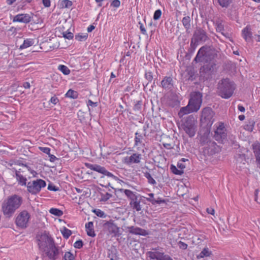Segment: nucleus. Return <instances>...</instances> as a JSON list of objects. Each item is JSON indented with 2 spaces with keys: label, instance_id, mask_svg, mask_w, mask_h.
I'll return each instance as SVG.
<instances>
[{
  "label": "nucleus",
  "instance_id": "nucleus-1",
  "mask_svg": "<svg viewBox=\"0 0 260 260\" xmlns=\"http://www.w3.org/2000/svg\"><path fill=\"white\" fill-rule=\"evenodd\" d=\"M37 243L43 258L56 260L63 252L56 246L49 233L45 231L36 236Z\"/></svg>",
  "mask_w": 260,
  "mask_h": 260
},
{
  "label": "nucleus",
  "instance_id": "nucleus-2",
  "mask_svg": "<svg viewBox=\"0 0 260 260\" xmlns=\"http://www.w3.org/2000/svg\"><path fill=\"white\" fill-rule=\"evenodd\" d=\"M22 198L18 195L14 194L5 200L2 204V211L5 216L10 218L22 204Z\"/></svg>",
  "mask_w": 260,
  "mask_h": 260
},
{
  "label": "nucleus",
  "instance_id": "nucleus-3",
  "mask_svg": "<svg viewBox=\"0 0 260 260\" xmlns=\"http://www.w3.org/2000/svg\"><path fill=\"white\" fill-rule=\"evenodd\" d=\"M217 57V51L213 47L205 45L200 48L193 61L203 63L216 61Z\"/></svg>",
  "mask_w": 260,
  "mask_h": 260
},
{
  "label": "nucleus",
  "instance_id": "nucleus-4",
  "mask_svg": "<svg viewBox=\"0 0 260 260\" xmlns=\"http://www.w3.org/2000/svg\"><path fill=\"white\" fill-rule=\"evenodd\" d=\"M234 83L228 78L220 80L217 87V93L221 98L229 99L232 96L235 89Z\"/></svg>",
  "mask_w": 260,
  "mask_h": 260
},
{
  "label": "nucleus",
  "instance_id": "nucleus-5",
  "mask_svg": "<svg viewBox=\"0 0 260 260\" xmlns=\"http://www.w3.org/2000/svg\"><path fill=\"white\" fill-rule=\"evenodd\" d=\"M209 39L207 32L201 28L194 31L190 41V52H193L199 43L205 42Z\"/></svg>",
  "mask_w": 260,
  "mask_h": 260
},
{
  "label": "nucleus",
  "instance_id": "nucleus-6",
  "mask_svg": "<svg viewBox=\"0 0 260 260\" xmlns=\"http://www.w3.org/2000/svg\"><path fill=\"white\" fill-rule=\"evenodd\" d=\"M196 121L193 117L188 116L182 124V127L186 134L189 137H192L194 136L196 132L197 126Z\"/></svg>",
  "mask_w": 260,
  "mask_h": 260
},
{
  "label": "nucleus",
  "instance_id": "nucleus-7",
  "mask_svg": "<svg viewBox=\"0 0 260 260\" xmlns=\"http://www.w3.org/2000/svg\"><path fill=\"white\" fill-rule=\"evenodd\" d=\"M46 182L38 179L32 182H28L26 185L27 191L32 194H36L40 192L41 189L46 186Z\"/></svg>",
  "mask_w": 260,
  "mask_h": 260
},
{
  "label": "nucleus",
  "instance_id": "nucleus-8",
  "mask_svg": "<svg viewBox=\"0 0 260 260\" xmlns=\"http://www.w3.org/2000/svg\"><path fill=\"white\" fill-rule=\"evenodd\" d=\"M30 214L25 210L20 212L16 218V224L19 228L25 229L28 225Z\"/></svg>",
  "mask_w": 260,
  "mask_h": 260
},
{
  "label": "nucleus",
  "instance_id": "nucleus-9",
  "mask_svg": "<svg viewBox=\"0 0 260 260\" xmlns=\"http://www.w3.org/2000/svg\"><path fill=\"white\" fill-rule=\"evenodd\" d=\"M202 93L199 91H194L190 93V98L188 104L193 108V110L198 111L202 103Z\"/></svg>",
  "mask_w": 260,
  "mask_h": 260
},
{
  "label": "nucleus",
  "instance_id": "nucleus-10",
  "mask_svg": "<svg viewBox=\"0 0 260 260\" xmlns=\"http://www.w3.org/2000/svg\"><path fill=\"white\" fill-rule=\"evenodd\" d=\"M214 113L211 108L209 107L205 108L202 111L201 120H205L207 125L211 126L214 122Z\"/></svg>",
  "mask_w": 260,
  "mask_h": 260
},
{
  "label": "nucleus",
  "instance_id": "nucleus-11",
  "mask_svg": "<svg viewBox=\"0 0 260 260\" xmlns=\"http://www.w3.org/2000/svg\"><path fill=\"white\" fill-rule=\"evenodd\" d=\"M226 129L223 123H220L214 132V137L218 142H222L226 137Z\"/></svg>",
  "mask_w": 260,
  "mask_h": 260
},
{
  "label": "nucleus",
  "instance_id": "nucleus-12",
  "mask_svg": "<svg viewBox=\"0 0 260 260\" xmlns=\"http://www.w3.org/2000/svg\"><path fill=\"white\" fill-rule=\"evenodd\" d=\"M147 255L151 260H173L169 255L159 251H148Z\"/></svg>",
  "mask_w": 260,
  "mask_h": 260
},
{
  "label": "nucleus",
  "instance_id": "nucleus-13",
  "mask_svg": "<svg viewBox=\"0 0 260 260\" xmlns=\"http://www.w3.org/2000/svg\"><path fill=\"white\" fill-rule=\"evenodd\" d=\"M216 61L206 63V64L200 69V72L205 75H211L214 72L216 65Z\"/></svg>",
  "mask_w": 260,
  "mask_h": 260
},
{
  "label": "nucleus",
  "instance_id": "nucleus-14",
  "mask_svg": "<svg viewBox=\"0 0 260 260\" xmlns=\"http://www.w3.org/2000/svg\"><path fill=\"white\" fill-rule=\"evenodd\" d=\"M104 227L110 234L113 236H118L119 235V228L116 224L110 221H107L104 223Z\"/></svg>",
  "mask_w": 260,
  "mask_h": 260
},
{
  "label": "nucleus",
  "instance_id": "nucleus-15",
  "mask_svg": "<svg viewBox=\"0 0 260 260\" xmlns=\"http://www.w3.org/2000/svg\"><path fill=\"white\" fill-rule=\"evenodd\" d=\"M142 158L141 154L138 153H133L130 156H126L124 158V162L127 165L132 164H139Z\"/></svg>",
  "mask_w": 260,
  "mask_h": 260
},
{
  "label": "nucleus",
  "instance_id": "nucleus-16",
  "mask_svg": "<svg viewBox=\"0 0 260 260\" xmlns=\"http://www.w3.org/2000/svg\"><path fill=\"white\" fill-rule=\"evenodd\" d=\"M31 17L28 14H19L13 18V22H19L27 23L31 21Z\"/></svg>",
  "mask_w": 260,
  "mask_h": 260
},
{
  "label": "nucleus",
  "instance_id": "nucleus-17",
  "mask_svg": "<svg viewBox=\"0 0 260 260\" xmlns=\"http://www.w3.org/2000/svg\"><path fill=\"white\" fill-rule=\"evenodd\" d=\"M10 167H12L13 165H18L21 166V168L17 169L16 168H13V171L15 172L16 173V171H20V174H25V173L27 171H30V168L26 165H24L23 164H20L18 162L13 161V162H9L8 164Z\"/></svg>",
  "mask_w": 260,
  "mask_h": 260
},
{
  "label": "nucleus",
  "instance_id": "nucleus-18",
  "mask_svg": "<svg viewBox=\"0 0 260 260\" xmlns=\"http://www.w3.org/2000/svg\"><path fill=\"white\" fill-rule=\"evenodd\" d=\"M127 229L128 230L129 233L134 235H139L142 236H146L148 234V232L144 229H141L139 227H135L134 226H127Z\"/></svg>",
  "mask_w": 260,
  "mask_h": 260
},
{
  "label": "nucleus",
  "instance_id": "nucleus-19",
  "mask_svg": "<svg viewBox=\"0 0 260 260\" xmlns=\"http://www.w3.org/2000/svg\"><path fill=\"white\" fill-rule=\"evenodd\" d=\"M162 87L166 90L171 89L173 87V81L171 77H165L161 82Z\"/></svg>",
  "mask_w": 260,
  "mask_h": 260
},
{
  "label": "nucleus",
  "instance_id": "nucleus-20",
  "mask_svg": "<svg viewBox=\"0 0 260 260\" xmlns=\"http://www.w3.org/2000/svg\"><path fill=\"white\" fill-rule=\"evenodd\" d=\"M121 192H124L127 198L130 200V202L134 201L138 198L136 192H134L129 189H124L123 188L118 190Z\"/></svg>",
  "mask_w": 260,
  "mask_h": 260
},
{
  "label": "nucleus",
  "instance_id": "nucleus-21",
  "mask_svg": "<svg viewBox=\"0 0 260 260\" xmlns=\"http://www.w3.org/2000/svg\"><path fill=\"white\" fill-rule=\"evenodd\" d=\"M26 174H20V171H16L15 177L18 183L21 186H26L27 179L25 177Z\"/></svg>",
  "mask_w": 260,
  "mask_h": 260
},
{
  "label": "nucleus",
  "instance_id": "nucleus-22",
  "mask_svg": "<svg viewBox=\"0 0 260 260\" xmlns=\"http://www.w3.org/2000/svg\"><path fill=\"white\" fill-rule=\"evenodd\" d=\"M197 112L196 110H193V108L188 104L187 106L182 107L178 112L179 117H183L184 115L189 114L191 112Z\"/></svg>",
  "mask_w": 260,
  "mask_h": 260
},
{
  "label": "nucleus",
  "instance_id": "nucleus-23",
  "mask_svg": "<svg viewBox=\"0 0 260 260\" xmlns=\"http://www.w3.org/2000/svg\"><path fill=\"white\" fill-rule=\"evenodd\" d=\"M215 24L216 26V30L217 31L220 32L222 35L225 37H229L228 33H224V25L223 22L221 20H217L215 21Z\"/></svg>",
  "mask_w": 260,
  "mask_h": 260
},
{
  "label": "nucleus",
  "instance_id": "nucleus-24",
  "mask_svg": "<svg viewBox=\"0 0 260 260\" xmlns=\"http://www.w3.org/2000/svg\"><path fill=\"white\" fill-rule=\"evenodd\" d=\"M183 26L184 27L186 31L189 32V29L191 28V18L189 16H184L182 20Z\"/></svg>",
  "mask_w": 260,
  "mask_h": 260
},
{
  "label": "nucleus",
  "instance_id": "nucleus-25",
  "mask_svg": "<svg viewBox=\"0 0 260 260\" xmlns=\"http://www.w3.org/2000/svg\"><path fill=\"white\" fill-rule=\"evenodd\" d=\"M213 255L212 251L207 247H205L201 251L199 255H197L198 259L204 258L205 257H210Z\"/></svg>",
  "mask_w": 260,
  "mask_h": 260
},
{
  "label": "nucleus",
  "instance_id": "nucleus-26",
  "mask_svg": "<svg viewBox=\"0 0 260 260\" xmlns=\"http://www.w3.org/2000/svg\"><path fill=\"white\" fill-rule=\"evenodd\" d=\"M86 231L88 236L94 237L95 236L93 230V223L92 221H89L85 224Z\"/></svg>",
  "mask_w": 260,
  "mask_h": 260
},
{
  "label": "nucleus",
  "instance_id": "nucleus-27",
  "mask_svg": "<svg viewBox=\"0 0 260 260\" xmlns=\"http://www.w3.org/2000/svg\"><path fill=\"white\" fill-rule=\"evenodd\" d=\"M242 35L245 39V40L247 42L250 41L252 37V32L250 30V29L248 26H247L245 27L242 30Z\"/></svg>",
  "mask_w": 260,
  "mask_h": 260
},
{
  "label": "nucleus",
  "instance_id": "nucleus-28",
  "mask_svg": "<svg viewBox=\"0 0 260 260\" xmlns=\"http://www.w3.org/2000/svg\"><path fill=\"white\" fill-rule=\"evenodd\" d=\"M251 147L255 158L260 156V143L257 141L254 142L252 144Z\"/></svg>",
  "mask_w": 260,
  "mask_h": 260
},
{
  "label": "nucleus",
  "instance_id": "nucleus-29",
  "mask_svg": "<svg viewBox=\"0 0 260 260\" xmlns=\"http://www.w3.org/2000/svg\"><path fill=\"white\" fill-rule=\"evenodd\" d=\"M129 205L133 210H135L137 211H140L141 210L142 207L140 205V200L139 198L134 201L129 202Z\"/></svg>",
  "mask_w": 260,
  "mask_h": 260
},
{
  "label": "nucleus",
  "instance_id": "nucleus-30",
  "mask_svg": "<svg viewBox=\"0 0 260 260\" xmlns=\"http://www.w3.org/2000/svg\"><path fill=\"white\" fill-rule=\"evenodd\" d=\"M154 70H149L146 71L145 74V77L146 79L148 81V82L146 84V86L148 84L149 82H151L154 77Z\"/></svg>",
  "mask_w": 260,
  "mask_h": 260
},
{
  "label": "nucleus",
  "instance_id": "nucleus-31",
  "mask_svg": "<svg viewBox=\"0 0 260 260\" xmlns=\"http://www.w3.org/2000/svg\"><path fill=\"white\" fill-rule=\"evenodd\" d=\"M144 139V137L143 135L138 132L135 134V145L138 146L140 145L143 142V140Z\"/></svg>",
  "mask_w": 260,
  "mask_h": 260
},
{
  "label": "nucleus",
  "instance_id": "nucleus-32",
  "mask_svg": "<svg viewBox=\"0 0 260 260\" xmlns=\"http://www.w3.org/2000/svg\"><path fill=\"white\" fill-rule=\"evenodd\" d=\"M234 0H217L219 5L222 8H228Z\"/></svg>",
  "mask_w": 260,
  "mask_h": 260
},
{
  "label": "nucleus",
  "instance_id": "nucleus-33",
  "mask_svg": "<svg viewBox=\"0 0 260 260\" xmlns=\"http://www.w3.org/2000/svg\"><path fill=\"white\" fill-rule=\"evenodd\" d=\"M34 44V40L33 39H26L24 41V42L22 45L20 46L21 49L26 48L28 47L32 46Z\"/></svg>",
  "mask_w": 260,
  "mask_h": 260
},
{
  "label": "nucleus",
  "instance_id": "nucleus-34",
  "mask_svg": "<svg viewBox=\"0 0 260 260\" xmlns=\"http://www.w3.org/2000/svg\"><path fill=\"white\" fill-rule=\"evenodd\" d=\"M58 69L66 75H69L71 72L70 69L64 65H59Z\"/></svg>",
  "mask_w": 260,
  "mask_h": 260
},
{
  "label": "nucleus",
  "instance_id": "nucleus-35",
  "mask_svg": "<svg viewBox=\"0 0 260 260\" xmlns=\"http://www.w3.org/2000/svg\"><path fill=\"white\" fill-rule=\"evenodd\" d=\"M49 212L51 214L58 217L62 216L63 214V212L61 210L57 208H51L49 210Z\"/></svg>",
  "mask_w": 260,
  "mask_h": 260
},
{
  "label": "nucleus",
  "instance_id": "nucleus-36",
  "mask_svg": "<svg viewBox=\"0 0 260 260\" xmlns=\"http://www.w3.org/2000/svg\"><path fill=\"white\" fill-rule=\"evenodd\" d=\"M144 176L148 179V182L149 183L155 185L156 184L155 180L152 177L151 174L149 172H145L144 173Z\"/></svg>",
  "mask_w": 260,
  "mask_h": 260
},
{
  "label": "nucleus",
  "instance_id": "nucleus-37",
  "mask_svg": "<svg viewBox=\"0 0 260 260\" xmlns=\"http://www.w3.org/2000/svg\"><path fill=\"white\" fill-rule=\"evenodd\" d=\"M147 200L151 202L153 205L156 204H160L161 203H165V200L161 199V198H158L157 200L155 199L146 198Z\"/></svg>",
  "mask_w": 260,
  "mask_h": 260
},
{
  "label": "nucleus",
  "instance_id": "nucleus-38",
  "mask_svg": "<svg viewBox=\"0 0 260 260\" xmlns=\"http://www.w3.org/2000/svg\"><path fill=\"white\" fill-rule=\"evenodd\" d=\"M66 96L68 98H72V99H76L78 96L77 92L72 90L69 89L68 91L66 94Z\"/></svg>",
  "mask_w": 260,
  "mask_h": 260
},
{
  "label": "nucleus",
  "instance_id": "nucleus-39",
  "mask_svg": "<svg viewBox=\"0 0 260 260\" xmlns=\"http://www.w3.org/2000/svg\"><path fill=\"white\" fill-rule=\"evenodd\" d=\"M61 232L63 237L66 239H68L72 234L71 231L66 228V227H64Z\"/></svg>",
  "mask_w": 260,
  "mask_h": 260
},
{
  "label": "nucleus",
  "instance_id": "nucleus-40",
  "mask_svg": "<svg viewBox=\"0 0 260 260\" xmlns=\"http://www.w3.org/2000/svg\"><path fill=\"white\" fill-rule=\"evenodd\" d=\"M87 34H79L75 36V39L78 41H84L87 39Z\"/></svg>",
  "mask_w": 260,
  "mask_h": 260
},
{
  "label": "nucleus",
  "instance_id": "nucleus-41",
  "mask_svg": "<svg viewBox=\"0 0 260 260\" xmlns=\"http://www.w3.org/2000/svg\"><path fill=\"white\" fill-rule=\"evenodd\" d=\"M106 169L105 167H102L100 165L95 164V167L93 168V171H95L96 172H98L101 174H102L104 175V173L105 172V170Z\"/></svg>",
  "mask_w": 260,
  "mask_h": 260
},
{
  "label": "nucleus",
  "instance_id": "nucleus-42",
  "mask_svg": "<svg viewBox=\"0 0 260 260\" xmlns=\"http://www.w3.org/2000/svg\"><path fill=\"white\" fill-rule=\"evenodd\" d=\"M75 256L73 253L71 252H66L63 256V259L64 260H74Z\"/></svg>",
  "mask_w": 260,
  "mask_h": 260
},
{
  "label": "nucleus",
  "instance_id": "nucleus-43",
  "mask_svg": "<svg viewBox=\"0 0 260 260\" xmlns=\"http://www.w3.org/2000/svg\"><path fill=\"white\" fill-rule=\"evenodd\" d=\"M171 169L172 170V172L174 174H176V175H181L183 173V170L177 169V168L173 165L171 166Z\"/></svg>",
  "mask_w": 260,
  "mask_h": 260
},
{
  "label": "nucleus",
  "instance_id": "nucleus-44",
  "mask_svg": "<svg viewBox=\"0 0 260 260\" xmlns=\"http://www.w3.org/2000/svg\"><path fill=\"white\" fill-rule=\"evenodd\" d=\"M72 4V2L69 0H63L61 2V5L63 8H69Z\"/></svg>",
  "mask_w": 260,
  "mask_h": 260
},
{
  "label": "nucleus",
  "instance_id": "nucleus-45",
  "mask_svg": "<svg viewBox=\"0 0 260 260\" xmlns=\"http://www.w3.org/2000/svg\"><path fill=\"white\" fill-rule=\"evenodd\" d=\"M254 122H253V121L249 122V124H247L245 125L244 128L247 131H248L249 132H252L253 131V127H254Z\"/></svg>",
  "mask_w": 260,
  "mask_h": 260
},
{
  "label": "nucleus",
  "instance_id": "nucleus-46",
  "mask_svg": "<svg viewBox=\"0 0 260 260\" xmlns=\"http://www.w3.org/2000/svg\"><path fill=\"white\" fill-rule=\"evenodd\" d=\"M161 15V11L158 9L155 11L153 15V19L155 20H158L160 18Z\"/></svg>",
  "mask_w": 260,
  "mask_h": 260
},
{
  "label": "nucleus",
  "instance_id": "nucleus-47",
  "mask_svg": "<svg viewBox=\"0 0 260 260\" xmlns=\"http://www.w3.org/2000/svg\"><path fill=\"white\" fill-rule=\"evenodd\" d=\"M142 106V102L138 101L134 107V110L136 112H140Z\"/></svg>",
  "mask_w": 260,
  "mask_h": 260
},
{
  "label": "nucleus",
  "instance_id": "nucleus-48",
  "mask_svg": "<svg viewBox=\"0 0 260 260\" xmlns=\"http://www.w3.org/2000/svg\"><path fill=\"white\" fill-rule=\"evenodd\" d=\"M62 34H63V37L68 39H71L74 37L73 34L71 32L66 31V32H63Z\"/></svg>",
  "mask_w": 260,
  "mask_h": 260
},
{
  "label": "nucleus",
  "instance_id": "nucleus-49",
  "mask_svg": "<svg viewBox=\"0 0 260 260\" xmlns=\"http://www.w3.org/2000/svg\"><path fill=\"white\" fill-rule=\"evenodd\" d=\"M104 175H106L109 177L112 178L115 180H117L118 179L117 177L114 176L113 174H112L111 173L108 172L107 170H105V172L104 174Z\"/></svg>",
  "mask_w": 260,
  "mask_h": 260
},
{
  "label": "nucleus",
  "instance_id": "nucleus-50",
  "mask_svg": "<svg viewBox=\"0 0 260 260\" xmlns=\"http://www.w3.org/2000/svg\"><path fill=\"white\" fill-rule=\"evenodd\" d=\"M83 242L82 240H78L75 242L74 244V246L76 248L80 249L83 246Z\"/></svg>",
  "mask_w": 260,
  "mask_h": 260
},
{
  "label": "nucleus",
  "instance_id": "nucleus-51",
  "mask_svg": "<svg viewBox=\"0 0 260 260\" xmlns=\"http://www.w3.org/2000/svg\"><path fill=\"white\" fill-rule=\"evenodd\" d=\"M94 212L95 213V214L99 216V217H106V215L105 214V213L101 211V210H94Z\"/></svg>",
  "mask_w": 260,
  "mask_h": 260
},
{
  "label": "nucleus",
  "instance_id": "nucleus-52",
  "mask_svg": "<svg viewBox=\"0 0 260 260\" xmlns=\"http://www.w3.org/2000/svg\"><path fill=\"white\" fill-rule=\"evenodd\" d=\"M39 149L41 151H42L43 152H44V153H45L46 154H50V149L49 148L40 147H39Z\"/></svg>",
  "mask_w": 260,
  "mask_h": 260
},
{
  "label": "nucleus",
  "instance_id": "nucleus-53",
  "mask_svg": "<svg viewBox=\"0 0 260 260\" xmlns=\"http://www.w3.org/2000/svg\"><path fill=\"white\" fill-rule=\"evenodd\" d=\"M50 102L53 104V105H56L57 103L59 102V100L55 95L51 97L50 100Z\"/></svg>",
  "mask_w": 260,
  "mask_h": 260
},
{
  "label": "nucleus",
  "instance_id": "nucleus-54",
  "mask_svg": "<svg viewBox=\"0 0 260 260\" xmlns=\"http://www.w3.org/2000/svg\"><path fill=\"white\" fill-rule=\"evenodd\" d=\"M178 244L179 248L185 250L187 248V244H186V243H185L183 242L179 241L178 242Z\"/></svg>",
  "mask_w": 260,
  "mask_h": 260
},
{
  "label": "nucleus",
  "instance_id": "nucleus-55",
  "mask_svg": "<svg viewBox=\"0 0 260 260\" xmlns=\"http://www.w3.org/2000/svg\"><path fill=\"white\" fill-rule=\"evenodd\" d=\"M48 189L49 190H52V191H57L59 190V188L55 186V185H52V184H49L48 186Z\"/></svg>",
  "mask_w": 260,
  "mask_h": 260
},
{
  "label": "nucleus",
  "instance_id": "nucleus-56",
  "mask_svg": "<svg viewBox=\"0 0 260 260\" xmlns=\"http://www.w3.org/2000/svg\"><path fill=\"white\" fill-rule=\"evenodd\" d=\"M120 5V2L119 0H114L111 3V5L114 7L117 8Z\"/></svg>",
  "mask_w": 260,
  "mask_h": 260
},
{
  "label": "nucleus",
  "instance_id": "nucleus-57",
  "mask_svg": "<svg viewBox=\"0 0 260 260\" xmlns=\"http://www.w3.org/2000/svg\"><path fill=\"white\" fill-rule=\"evenodd\" d=\"M112 194L107 192L105 194L102 196V200L104 201H106L108 199H109L111 197H112Z\"/></svg>",
  "mask_w": 260,
  "mask_h": 260
},
{
  "label": "nucleus",
  "instance_id": "nucleus-58",
  "mask_svg": "<svg viewBox=\"0 0 260 260\" xmlns=\"http://www.w3.org/2000/svg\"><path fill=\"white\" fill-rule=\"evenodd\" d=\"M139 24H140V29L141 32L144 35H146V30L144 28L143 24L141 22H139Z\"/></svg>",
  "mask_w": 260,
  "mask_h": 260
},
{
  "label": "nucleus",
  "instance_id": "nucleus-59",
  "mask_svg": "<svg viewBox=\"0 0 260 260\" xmlns=\"http://www.w3.org/2000/svg\"><path fill=\"white\" fill-rule=\"evenodd\" d=\"M87 106H92V107H96L98 106V103L97 102H93L91 100H89L87 102Z\"/></svg>",
  "mask_w": 260,
  "mask_h": 260
},
{
  "label": "nucleus",
  "instance_id": "nucleus-60",
  "mask_svg": "<svg viewBox=\"0 0 260 260\" xmlns=\"http://www.w3.org/2000/svg\"><path fill=\"white\" fill-rule=\"evenodd\" d=\"M42 3L45 7H49L50 6V0H42Z\"/></svg>",
  "mask_w": 260,
  "mask_h": 260
},
{
  "label": "nucleus",
  "instance_id": "nucleus-61",
  "mask_svg": "<svg viewBox=\"0 0 260 260\" xmlns=\"http://www.w3.org/2000/svg\"><path fill=\"white\" fill-rule=\"evenodd\" d=\"M49 157V160L51 162H54L55 160L57 159V158L52 154H51L50 153L48 154Z\"/></svg>",
  "mask_w": 260,
  "mask_h": 260
},
{
  "label": "nucleus",
  "instance_id": "nucleus-62",
  "mask_svg": "<svg viewBox=\"0 0 260 260\" xmlns=\"http://www.w3.org/2000/svg\"><path fill=\"white\" fill-rule=\"evenodd\" d=\"M206 211L208 214L214 215L215 213L214 209L211 208H207Z\"/></svg>",
  "mask_w": 260,
  "mask_h": 260
},
{
  "label": "nucleus",
  "instance_id": "nucleus-63",
  "mask_svg": "<svg viewBox=\"0 0 260 260\" xmlns=\"http://www.w3.org/2000/svg\"><path fill=\"white\" fill-rule=\"evenodd\" d=\"M177 167L181 170H182L184 168H185V166L182 162H178L177 164Z\"/></svg>",
  "mask_w": 260,
  "mask_h": 260
},
{
  "label": "nucleus",
  "instance_id": "nucleus-64",
  "mask_svg": "<svg viewBox=\"0 0 260 260\" xmlns=\"http://www.w3.org/2000/svg\"><path fill=\"white\" fill-rule=\"evenodd\" d=\"M257 167L260 169V156L255 158Z\"/></svg>",
  "mask_w": 260,
  "mask_h": 260
}]
</instances>
